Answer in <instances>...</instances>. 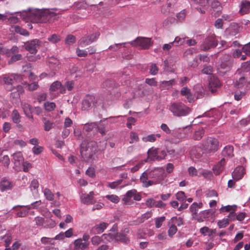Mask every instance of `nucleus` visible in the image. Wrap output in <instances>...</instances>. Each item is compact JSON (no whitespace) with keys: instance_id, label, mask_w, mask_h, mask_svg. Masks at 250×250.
Returning <instances> with one entry per match:
<instances>
[{"instance_id":"34","label":"nucleus","mask_w":250,"mask_h":250,"mask_svg":"<svg viewBox=\"0 0 250 250\" xmlns=\"http://www.w3.org/2000/svg\"><path fill=\"white\" fill-rule=\"evenodd\" d=\"M42 204V202L41 200L37 201L34 203H32L29 205H27L25 206H19V207H24L27 210H30L31 209H37L38 207Z\"/></svg>"},{"instance_id":"18","label":"nucleus","mask_w":250,"mask_h":250,"mask_svg":"<svg viewBox=\"0 0 250 250\" xmlns=\"http://www.w3.org/2000/svg\"><path fill=\"white\" fill-rule=\"evenodd\" d=\"M108 226V224L104 222L101 223L93 227L91 231L94 234H100L104 231L105 229Z\"/></svg>"},{"instance_id":"20","label":"nucleus","mask_w":250,"mask_h":250,"mask_svg":"<svg viewBox=\"0 0 250 250\" xmlns=\"http://www.w3.org/2000/svg\"><path fill=\"white\" fill-rule=\"evenodd\" d=\"M250 8V2L246 0H242L241 3L239 13L241 15L248 13Z\"/></svg>"},{"instance_id":"48","label":"nucleus","mask_w":250,"mask_h":250,"mask_svg":"<svg viewBox=\"0 0 250 250\" xmlns=\"http://www.w3.org/2000/svg\"><path fill=\"white\" fill-rule=\"evenodd\" d=\"M185 40L184 38H181L179 37H176L175 38V40L172 42L174 46H178L179 45H181L185 43Z\"/></svg>"},{"instance_id":"16","label":"nucleus","mask_w":250,"mask_h":250,"mask_svg":"<svg viewBox=\"0 0 250 250\" xmlns=\"http://www.w3.org/2000/svg\"><path fill=\"white\" fill-rule=\"evenodd\" d=\"M221 86L220 81L217 78L213 77L210 79L208 83V88L211 93L216 91V89Z\"/></svg>"},{"instance_id":"60","label":"nucleus","mask_w":250,"mask_h":250,"mask_svg":"<svg viewBox=\"0 0 250 250\" xmlns=\"http://www.w3.org/2000/svg\"><path fill=\"white\" fill-rule=\"evenodd\" d=\"M177 231V229L175 225H171L168 230V233L169 237H171L175 234Z\"/></svg>"},{"instance_id":"42","label":"nucleus","mask_w":250,"mask_h":250,"mask_svg":"<svg viewBox=\"0 0 250 250\" xmlns=\"http://www.w3.org/2000/svg\"><path fill=\"white\" fill-rule=\"evenodd\" d=\"M4 242H5V247H9V245L10 244L11 241H12V236L11 235L9 234H5L3 236H1L0 237V239L2 240L4 239Z\"/></svg>"},{"instance_id":"5","label":"nucleus","mask_w":250,"mask_h":250,"mask_svg":"<svg viewBox=\"0 0 250 250\" xmlns=\"http://www.w3.org/2000/svg\"><path fill=\"white\" fill-rule=\"evenodd\" d=\"M100 99L93 95H88L82 102L81 109L82 110H88L92 107H96L100 105Z\"/></svg>"},{"instance_id":"51","label":"nucleus","mask_w":250,"mask_h":250,"mask_svg":"<svg viewBox=\"0 0 250 250\" xmlns=\"http://www.w3.org/2000/svg\"><path fill=\"white\" fill-rule=\"evenodd\" d=\"M105 198L114 203H118L119 202V198L116 195H107Z\"/></svg>"},{"instance_id":"26","label":"nucleus","mask_w":250,"mask_h":250,"mask_svg":"<svg viewBox=\"0 0 250 250\" xmlns=\"http://www.w3.org/2000/svg\"><path fill=\"white\" fill-rule=\"evenodd\" d=\"M211 8L215 12L216 16H218L221 14L222 11V6L220 2L218 1L215 0L211 3Z\"/></svg>"},{"instance_id":"35","label":"nucleus","mask_w":250,"mask_h":250,"mask_svg":"<svg viewBox=\"0 0 250 250\" xmlns=\"http://www.w3.org/2000/svg\"><path fill=\"white\" fill-rule=\"evenodd\" d=\"M204 135V130L203 128L195 131L193 135V139L195 140H200Z\"/></svg>"},{"instance_id":"27","label":"nucleus","mask_w":250,"mask_h":250,"mask_svg":"<svg viewBox=\"0 0 250 250\" xmlns=\"http://www.w3.org/2000/svg\"><path fill=\"white\" fill-rule=\"evenodd\" d=\"M222 155L225 157H232L234 156L233 146L231 145L226 146L222 151Z\"/></svg>"},{"instance_id":"49","label":"nucleus","mask_w":250,"mask_h":250,"mask_svg":"<svg viewBox=\"0 0 250 250\" xmlns=\"http://www.w3.org/2000/svg\"><path fill=\"white\" fill-rule=\"evenodd\" d=\"M21 59L22 55L21 54H18L12 56L10 60L8 61V63L9 64H11L18 61L21 60Z\"/></svg>"},{"instance_id":"23","label":"nucleus","mask_w":250,"mask_h":250,"mask_svg":"<svg viewBox=\"0 0 250 250\" xmlns=\"http://www.w3.org/2000/svg\"><path fill=\"white\" fill-rule=\"evenodd\" d=\"M12 92L11 93V96L13 98H19L20 97V95L22 94L24 92L23 87L21 85H18L16 87H14L12 89Z\"/></svg>"},{"instance_id":"38","label":"nucleus","mask_w":250,"mask_h":250,"mask_svg":"<svg viewBox=\"0 0 250 250\" xmlns=\"http://www.w3.org/2000/svg\"><path fill=\"white\" fill-rule=\"evenodd\" d=\"M44 195L46 199L48 201H53L54 195L51 191L48 188H45L43 191Z\"/></svg>"},{"instance_id":"9","label":"nucleus","mask_w":250,"mask_h":250,"mask_svg":"<svg viewBox=\"0 0 250 250\" xmlns=\"http://www.w3.org/2000/svg\"><path fill=\"white\" fill-rule=\"evenodd\" d=\"M135 42L136 45L144 49H148L152 44L150 38L145 37H138Z\"/></svg>"},{"instance_id":"50","label":"nucleus","mask_w":250,"mask_h":250,"mask_svg":"<svg viewBox=\"0 0 250 250\" xmlns=\"http://www.w3.org/2000/svg\"><path fill=\"white\" fill-rule=\"evenodd\" d=\"M229 30L231 31V32L233 34V30H234V34H237L239 32L240 27L239 25L235 23H232L230 24Z\"/></svg>"},{"instance_id":"64","label":"nucleus","mask_w":250,"mask_h":250,"mask_svg":"<svg viewBox=\"0 0 250 250\" xmlns=\"http://www.w3.org/2000/svg\"><path fill=\"white\" fill-rule=\"evenodd\" d=\"M242 51L246 55L250 56V42L247 43L243 46Z\"/></svg>"},{"instance_id":"43","label":"nucleus","mask_w":250,"mask_h":250,"mask_svg":"<svg viewBox=\"0 0 250 250\" xmlns=\"http://www.w3.org/2000/svg\"><path fill=\"white\" fill-rule=\"evenodd\" d=\"M246 83L245 79L244 77H241L238 80L236 81L234 83V85L237 88H240L244 86Z\"/></svg>"},{"instance_id":"36","label":"nucleus","mask_w":250,"mask_h":250,"mask_svg":"<svg viewBox=\"0 0 250 250\" xmlns=\"http://www.w3.org/2000/svg\"><path fill=\"white\" fill-rule=\"evenodd\" d=\"M41 242L43 245H55V242L54 241L53 238L47 237H42L41 239Z\"/></svg>"},{"instance_id":"30","label":"nucleus","mask_w":250,"mask_h":250,"mask_svg":"<svg viewBox=\"0 0 250 250\" xmlns=\"http://www.w3.org/2000/svg\"><path fill=\"white\" fill-rule=\"evenodd\" d=\"M197 98H203L205 95V91L203 87L201 84H196L194 87Z\"/></svg>"},{"instance_id":"52","label":"nucleus","mask_w":250,"mask_h":250,"mask_svg":"<svg viewBox=\"0 0 250 250\" xmlns=\"http://www.w3.org/2000/svg\"><path fill=\"white\" fill-rule=\"evenodd\" d=\"M166 217L165 216H162L161 217L157 218L155 219V227L156 228H160L162 225L163 223L165 221Z\"/></svg>"},{"instance_id":"58","label":"nucleus","mask_w":250,"mask_h":250,"mask_svg":"<svg viewBox=\"0 0 250 250\" xmlns=\"http://www.w3.org/2000/svg\"><path fill=\"white\" fill-rule=\"evenodd\" d=\"M157 154V160L159 161L160 160L163 159L165 158L167 153L165 150H161L158 148V152Z\"/></svg>"},{"instance_id":"1","label":"nucleus","mask_w":250,"mask_h":250,"mask_svg":"<svg viewBox=\"0 0 250 250\" xmlns=\"http://www.w3.org/2000/svg\"><path fill=\"white\" fill-rule=\"evenodd\" d=\"M165 177V169L163 167H156L146 170L140 176V181L145 188L160 184Z\"/></svg>"},{"instance_id":"63","label":"nucleus","mask_w":250,"mask_h":250,"mask_svg":"<svg viewBox=\"0 0 250 250\" xmlns=\"http://www.w3.org/2000/svg\"><path fill=\"white\" fill-rule=\"evenodd\" d=\"M176 199L180 201L183 202L186 200V196L185 193L184 191H179L177 193L176 195Z\"/></svg>"},{"instance_id":"46","label":"nucleus","mask_w":250,"mask_h":250,"mask_svg":"<svg viewBox=\"0 0 250 250\" xmlns=\"http://www.w3.org/2000/svg\"><path fill=\"white\" fill-rule=\"evenodd\" d=\"M229 223V219H223L218 221L217 224L220 229L224 228L227 227Z\"/></svg>"},{"instance_id":"13","label":"nucleus","mask_w":250,"mask_h":250,"mask_svg":"<svg viewBox=\"0 0 250 250\" xmlns=\"http://www.w3.org/2000/svg\"><path fill=\"white\" fill-rule=\"evenodd\" d=\"M21 106L25 116L29 119L33 120V116L32 115L33 107L26 103H22Z\"/></svg>"},{"instance_id":"12","label":"nucleus","mask_w":250,"mask_h":250,"mask_svg":"<svg viewBox=\"0 0 250 250\" xmlns=\"http://www.w3.org/2000/svg\"><path fill=\"white\" fill-rule=\"evenodd\" d=\"M136 192H137V190L135 189L128 190L122 199L124 204L126 205H131L133 204L134 202L131 198L133 197V195H134Z\"/></svg>"},{"instance_id":"15","label":"nucleus","mask_w":250,"mask_h":250,"mask_svg":"<svg viewBox=\"0 0 250 250\" xmlns=\"http://www.w3.org/2000/svg\"><path fill=\"white\" fill-rule=\"evenodd\" d=\"M245 173V170L243 166H239L235 168L232 173L234 180L238 181L242 179Z\"/></svg>"},{"instance_id":"3","label":"nucleus","mask_w":250,"mask_h":250,"mask_svg":"<svg viewBox=\"0 0 250 250\" xmlns=\"http://www.w3.org/2000/svg\"><path fill=\"white\" fill-rule=\"evenodd\" d=\"M97 146L94 141H84L81 144V154L86 162H89L94 159V156L97 151Z\"/></svg>"},{"instance_id":"45","label":"nucleus","mask_w":250,"mask_h":250,"mask_svg":"<svg viewBox=\"0 0 250 250\" xmlns=\"http://www.w3.org/2000/svg\"><path fill=\"white\" fill-rule=\"evenodd\" d=\"M123 182L122 179H119L113 182L108 183L107 187L111 189L116 188L119 185H121Z\"/></svg>"},{"instance_id":"40","label":"nucleus","mask_w":250,"mask_h":250,"mask_svg":"<svg viewBox=\"0 0 250 250\" xmlns=\"http://www.w3.org/2000/svg\"><path fill=\"white\" fill-rule=\"evenodd\" d=\"M44 107L46 110L51 111L56 107V104L54 102H47L44 104Z\"/></svg>"},{"instance_id":"62","label":"nucleus","mask_w":250,"mask_h":250,"mask_svg":"<svg viewBox=\"0 0 250 250\" xmlns=\"http://www.w3.org/2000/svg\"><path fill=\"white\" fill-rule=\"evenodd\" d=\"M102 239L98 236H94L91 239V242L93 245L97 246L101 242Z\"/></svg>"},{"instance_id":"41","label":"nucleus","mask_w":250,"mask_h":250,"mask_svg":"<svg viewBox=\"0 0 250 250\" xmlns=\"http://www.w3.org/2000/svg\"><path fill=\"white\" fill-rule=\"evenodd\" d=\"M62 84L59 81H55L53 82L50 85L49 90L51 91H56L61 87Z\"/></svg>"},{"instance_id":"4","label":"nucleus","mask_w":250,"mask_h":250,"mask_svg":"<svg viewBox=\"0 0 250 250\" xmlns=\"http://www.w3.org/2000/svg\"><path fill=\"white\" fill-rule=\"evenodd\" d=\"M169 110L175 116L182 117L188 115L191 111V109L181 102L170 103Z\"/></svg>"},{"instance_id":"25","label":"nucleus","mask_w":250,"mask_h":250,"mask_svg":"<svg viewBox=\"0 0 250 250\" xmlns=\"http://www.w3.org/2000/svg\"><path fill=\"white\" fill-rule=\"evenodd\" d=\"M14 164L16 166H20L23 163L24 159L21 152H17L13 154Z\"/></svg>"},{"instance_id":"44","label":"nucleus","mask_w":250,"mask_h":250,"mask_svg":"<svg viewBox=\"0 0 250 250\" xmlns=\"http://www.w3.org/2000/svg\"><path fill=\"white\" fill-rule=\"evenodd\" d=\"M142 140L143 142L146 143V142H154L156 139L155 138V134H152L148 135L147 136L143 137L142 138Z\"/></svg>"},{"instance_id":"22","label":"nucleus","mask_w":250,"mask_h":250,"mask_svg":"<svg viewBox=\"0 0 250 250\" xmlns=\"http://www.w3.org/2000/svg\"><path fill=\"white\" fill-rule=\"evenodd\" d=\"M48 62L50 69L53 70H56L57 68H59L60 62L56 58L54 57H50L48 59Z\"/></svg>"},{"instance_id":"10","label":"nucleus","mask_w":250,"mask_h":250,"mask_svg":"<svg viewBox=\"0 0 250 250\" xmlns=\"http://www.w3.org/2000/svg\"><path fill=\"white\" fill-rule=\"evenodd\" d=\"M95 193L93 191H90L88 194H83L81 196V202L86 205H92L95 203L96 201L94 199Z\"/></svg>"},{"instance_id":"61","label":"nucleus","mask_w":250,"mask_h":250,"mask_svg":"<svg viewBox=\"0 0 250 250\" xmlns=\"http://www.w3.org/2000/svg\"><path fill=\"white\" fill-rule=\"evenodd\" d=\"M96 125V124L94 123L86 124L83 126V129L87 132H89L91 131Z\"/></svg>"},{"instance_id":"33","label":"nucleus","mask_w":250,"mask_h":250,"mask_svg":"<svg viewBox=\"0 0 250 250\" xmlns=\"http://www.w3.org/2000/svg\"><path fill=\"white\" fill-rule=\"evenodd\" d=\"M129 144H132L139 142V137L137 132L131 131L129 133Z\"/></svg>"},{"instance_id":"47","label":"nucleus","mask_w":250,"mask_h":250,"mask_svg":"<svg viewBox=\"0 0 250 250\" xmlns=\"http://www.w3.org/2000/svg\"><path fill=\"white\" fill-rule=\"evenodd\" d=\"M48 40L52 43H55L60 41L61 37L59 35L54 34L48 37Z\"/></svg>"},{"instance_id":"53","label":"nucleus","mask_w":250,"mask_h":250,"mask_svg":"<svg viewBox=\"0 0 250 250\" xmlns=\"http://www.w3.org/2000/svg\"><path fill=\"white\" fill-rule=\"evenodd\" d=\"M145 82L151 86H156L157 85V82L155 78H146V79Z\"/></svg>"},{"instance_id":"56","label":"nucleus","mask_w":250,"mask_h":250,"mask_svg":"<svg viewBox=\"0 0 250 250\" xmlns=\"http://www.w3.org/2000/svg\"><path fill=\"white\" fill-rule=\"evenodd\" d=\"M1 162L4 167H8L10 163V159L8 156L4 155L2 157V159L1 160Z\"/></svg>"},{"instance_id":"54","label":"nucleus","mask_w":250,"mask_h":250,"mask_svg":"<svg viewBox=\"0 0 250 250\" xmlns=\"http://www.w3.org/2000/svg\"><path fill=\"white\" fill-rule=\"evenodd\" d=\"M75 42H76V38L74 36L72 35H68L65 40V42L67 44H73Z\"/></svg>"},{"instance_id":"31","label":"nucleus","mask_w":250,"mask_h":250,"mask_svg":"<svg viewBox=\"0 0 250 250\" xmlns=\"http://www.w3.org/2000/svg\"><path fill=\"white\" fill-rule=\"evenodd\" d=\"M12 120L15 124H18L21 122V116L17 109H14L11 114Z\"/></svg>"},{"instance_id":"39","label":"nucleus","mask_w":250,"mask_h":250,"mask_svg":"<svg viewBox=\"0 0 250 250\" xmlns=\"http://www.w3.org/2000/svg\"><path fill=\"white\" fill-rule=\"evenodd\" d=\"M89 40L88 36L84 37L80 40L79 41V44L81 47H84L91 43V42Z\"/></svg>"},{"instance_id":"29","label":"nucleus","mask_w":250,"mask_h":250,"mask_svg":"<svg viewBox=\"0 0 250 250\" xmlns=\"http://www.w3.org/2000/svg\"><path fill=\"white\" fill-rule=\"evenodd\" d=\"M11 30L12 32H15L17 33H19L21 35H23L25 36H27L29 35V33L26 30L21 28V27H20L18 25H15V26H11Z\"/></svg>"},{"instance_id":"28","label":"nucleus","mask_w":250,"mask_h":250,"mask_svg":"<svg viewBox=\"0 0 250 250\" xmlns=\"http://www.w3.org/2000/svg\"><path fill=\"white\" fill-rule=\"evenodd\" d=\"M158 148L152 147L148 149L147 151L148 158L151 160H157V154Z\"/></svg>"},{"instance_id":"8","label":"nucleus","mask_w":250,"mask_h":250,"mask_svg":"<svg viewBox=\"0 0 250 250\" xmlns=\"http://www.w3.org/2000/svg\"><path fill=\"white\" fill-rule=\"evenodd\" d=\"M129 232V229L128 228H124L122 231L116 234L115 235L116 240L124 244H128L130 239L127 236V234Z\"/></svg>"},{"instance_id":"17","label":"nucleus","mask_w":250,"mask_h":250,"mask_svg":"<svg viewBox=\"0 0 250 250\" xmlns=\"http://www.w3.org/2000/svg\"><path fill=\"white\" fill-rule=\"evenodd\" d=\"M235 208L236 206H231L230 205H228L225 207H222L220 209V211L221 212L224 211H230L229 215H228V217L231 220H234L236 216V214L234 212L235 210Z\"/></svg>"},{"instance_id":"6","label":"nucleus","mask_w":250,"mask_h":250,"mask_svg":"<svg viewBox=\"0 0 250 250\" xmlns=\"http://www.w3.org/2000/svg\"><path fill=\"white\" fill-rule=\"evenodd\" d=\"M218 44L214 34L208 36L200 46L202 50L207 51L210 48L215 47Z\"/></svg>"},{"instance_id":"59","label":"nucleus","mask_w":250,"mask_h":250,"mask_svg":"<svg viewBox=\"0 0 250 250\" xmlns=\"http://www.w3.org/2000/svg\"><path fill=\"white\" fill-rule=\"evenodd\" d=\"M159 69L156 64L152 63L150 66L149 73L152 75H155L157 74Z\"/></svg>"},{"instance_id":"32","label":"nucleus","mask_w":250,"mask_h":250,"mask_svg":"<svg viewBox=\"0 0 250 250\" xmlns=\"http://www.w3.org/2000/svg\"><path fill=\"white\" fill-rule=\"evenodd\" d=\"M203 207L202 203L200 202L197 203L194 202L190 207V210L191 212L195 216L197 214L199 208H201Z\"/></svg>"},{"instance_id":"11","label":"nucleus","mask_w":250,"mask_h":250,"mask_svg":"<svg viewBox=\"0 0 250 250\" xmlns=\"http://www.w3.org/2000/svg\"><path fill=\"white\" fill-rule=\"evenodd\" d=\"M39 41L37 39L28 42L25 44V49L31 54H35L37 52V48L39 46Z\"/></svg>"},{"instance_id":"7","label":"nucleus","mask_w":250,"mask_h":250,"mask_svg":"<svg viewBox=\"0 0 250 250\" xmlns=\"http://www.w3.org/2000/svg\"><path fill=\"white\" fill-rule=\"evenodd\" d=\"M204 147L208 152H215L219 149V142L216 138L208 137L206 140Z\"/></svg>"},{"instance_id":"55","label":"nucleus","mask_w":250,"mask_h":250,"mask_svg":"<svg viewBox=\"0 0 250 250\" xmlns=\"http://www.w3.org/2000/svg\"><path fill=\"white\" fill-rule=\"evenodd\" d=\"M245 92L240 91H237L234 93V97L235 100L239 101L245 96Z\"/></svg>"},{"instance_id":"19","label":"nucleus","mask_w":250,"mask_h":250,"mask_svg":"<svg viewBox=\"0 0 250 250\" xmlns=\"http://www.w3.org/2000/svg\"><path fill=\"white\" fill-rule=\"evenodd\" d=\"M181 94L185 96L189 103H192L194 101L193 96L191 93L190 89L187 87H183L180 91Z\"/></svg>"},{"instance_id":"14","label":"nucleus","mask_w":250,"mask_h":250,"mask_svg":"<svg viewBox=\"0 0 250 250\" xmlns=\"http://www.w3.org/2000/svg\"><path fill=\"white\" fill-rule=\"evenodd\" d=\"M176 83V81L173 79L169 81H163L160 83L159 88L161 90H167L172 88Z\"/></svg>"},{"instance_id":"37","label":"nucleus","mask_w":250,"mask_h":250,"mask_svg":"<svg viewBox=\"0 0 250 250\" xmlns=\"http://www.w3.org/2000/svg\"><path fill=\"white\" fill-rule=\"evenodd\" d=\"M177 22V20L172 17H169L163 22V25L165 26H168L172 24H174Z\"/></svg>"},{"instance_id":"24","label":"nucleus","mask_w":250,"mask_h":250,"mask_svg":"<svg viewBox=\"0 0 250 250\" xmlns=\"http://www.w3.org/2000/svg\"><path fill=\"white\" fill-rule=\"evenodd\" d=\"M225 164V160L224 158L222 159L220 162L218 163L214 167H213V170L214 173L216 175L219 174L221 172H222L224 169V167Z\"/></svg>"},{"instance_id":"57","label":"nucleus","mask_w":250,"mask_h":250,"mask_svg":"<svg viewBox=\"0 0 250 250\" xmlns=\"http://www.w3.org/2000/svg\"><path fill=\"white\" fill-rule=\"evenodd\" d=\"M172 223H175L178 226H180L183 224V220L181 217H173L171 218Z\"/></svg>"},{"instance_id":"2","label":"nucleus","mask_w":250,"mask_h":250,"mask_svg":"<svg viewBox=\"0 0 250 250\" xmlns=\"http://www.w3.org/2000/svg\"><path fill=\"white\" fill-rule=\"evenodd\" d=\"M28 19L34 23L46 22L52 17L57 15L49 10L35 9L31 10L28 13Z\"/></svg>"},{"instance_id":"21","label":"nucleus","mask_w":250,"mask_h":250,"mask_svg":"<svg viewBox=\"0 0 250 250\" xmlns=\"http://www.w3.org/2000/svg\"><path fill=\"white\" fill-rule=\"evenodd\" d=\"M13 187V184L11 182L3 178L0 183V189L1 191H4L7 190H10L12 189Z\"/></svg>"}]
</instances>
